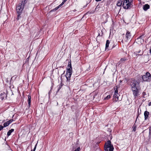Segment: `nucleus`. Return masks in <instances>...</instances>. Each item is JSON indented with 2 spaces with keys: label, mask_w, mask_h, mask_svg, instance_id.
<instances>
[{
  "label": "nucleus",
  "mask_w": 151,
  "mask_h": 151,
  "mask_svg": "<svg viewBox=\"0 0 151 151\" xmlns=\"http://www.w3.org/2000/svg\"><path fill=\"white\" fill-rule=\"evenodd\" d=\"M26 0H22L21 3L16 7L17 12L18 14H21L24 8V5L26 3Z\"/></svg>",
  "instance_id": "3"
},
{
  "label": "nucleus",
  "mask_w": 151,
  "mask_h": 151,
  "mask_svg": "<svg viewBox=\"0 0 151 151\" xmlns=\"http://www.w3.org/2000/svg\"><path fill=\"white\" fill-rule=\"evenodd\" d=\"M14 121V120L13 119H11L8 121L9 124H10L11 123H12Z\"/></svg>",
  "instance_id": "22"
},
{
  "label": "nucleus",
  "mask_w": 151,
  "mask_h": 151,
  "mask_svg": "<svg viewBox=\"0 0 151 151\" xmlns=\"http://www.w3.org/2000/svg\"><path fill=\"white\" fill-rule=\"evenodd\" d=\"M67 0H64L63 1H64V2H65L66 1H67Z\"/></svg>",
  "instance_id": "35"
},
{
  "label": "nucleus",
  "mask_w": 151,
  "mask_h": 151,
  "mask_svg": "<svg viewBox=\"0 0 151 151\" xmlns=\"http://www.w3.org/2000/svg\"><path fill=\"white\" fill-rule=\"evenodd\" d=\"M151 75L150 73L148 72H147L145 75L142 76V80L144 81H150L151 78Z\"/></svg>",
  "instance_id": "6"
},
{
  "label": "nucleus",
  "mask_w": 151,
  "mask_h": 151,
  "mask_svg": "<svg viewBox=\"0 0 151 151\" xmlns=\"http://www.w3.org/2000/svg\"><path fill=\"white\" fill-rule=\"evenodd\" d=\"M3 95H5V93H1V94H0V96H1Z\"/></svg>",
  "instance_id": "27"
},
{
  "label": "nucleus",
  "mask_w": 151,
  "mask_h": 151,
  "mask_svg": "<svg viewBox=\"0 0 151 151\" xmlns=\"http://www.w3.org/2000/svg\"><path fill=\"white\" fill-rule=\"evenodd\" d=\"M122 2V1L121 0H119L117 2L116 5L118 6H121V8Z\"/></svg>",
  "instance_id": "12"
},
{
  "label": "nucleus",
  "mask_w": 151,
  "mask_h": 151,
  "mask_svg": "<svg viewBox=\"0 0 151 151\" xmlns=\"http://www.w3.org/2000/svg\"><path fill=\"white\" fill-rule=\"evenodd\" d=\"M4 127L2 126V125H0V131H1L4 128Z\"/></svg>",
  "instance_id": "25"
},
{
  "label": "nucleus",
  "mask_w": 151,
  "mask_h": 151,
  "mask_svg": "<svg viewBox=\"0 0 151 151\" xmlns=\"http://www.w3.org/2000/svg\"><path fill=\"white\" fill-rule=\"evenodd\" d=\"M10 124L8 122V121H7L6 122L4 123L3 124L4 127H6L8 126Z\"/></svg>",
  "instance_id": "17"
},
{
  "label": "nucleus",
  "mask_w": 151,
  "mask_h": 151,
  "mask_svg": "<svg viewBox=\"0 0 151 151\" xmlns=\"http://www.w3.org/2000/svg\"><path fill=\"white\" fill-rule=\"evenodd\" d=\"M59 7H60L59 6H58L56 7V8H55V9H53L51 11V12H54V11H56V10L58 9L59 8Z\"/></svg>",
  "instance_id": "19"
},
{
  "label": "nucleus",
  "mask_w": 151,
  "mask_h": 151,
  "mask_svg": "<svg viewBox=\"0 0 151 151\" xmlns=\"http://www.w3.org/2000/svg\"><path fill=\"white\" fill-rule=\"evenodd\" d=\"M131 90L132 91L134 97L135 99L139 95V90L138 88H136L134 89H131Z\"/></svg>",
  "instance_id": "7"
},
{
  "label": "nucleus",
  "mask_w": 151,
  "mask_h": 151,
  "mask_svg": "<svg viewBox=\"0 0 151 151\" xmlns=\"http://www.w3.org/2000/svg\"><path fill=\"white\" fill-rule=\"evenodd\" d=\"M149 112L147 111H145L144 113V115L145 117V120H147L149 117Z\"/></svg>",
  "instance_id": "10"
},
{
  "label": "nucleus",
  "mask_w": 151,
  "mask_h": 151,
  "mask_svg": "<svg viewBox=\"0 0 151 151\" xmlns=\"http://www.w3.org/2000/svg\"><path fill=\"white\" fill-rule=\"evenodd\" d=\"M145 92H143V95H145Z\"/></svg>",
  "instance_id": "33"
},
{
  "label": "nucleus",
  "mask_w": 151,
  "mask_h": 151,
  "mask_svg": "<svg viewBox=\"0 0 151 151\" xmlns=\"http://www.w3.org/2000/svg\"><path fill=\"white\" fill-rule=\"evenodd\" d=\"M148 105H149V106H151V102L149 103Z\"/></svg>",
  "instance_id": "29"
},
{
  "label": "nucleus",
  "mask_w": 151,
  "mask_h": 151,
  "mask_svg": "<svg viewBox=\"0 0 151 151\" xmlns=\"http://www.w3.org/2000/svg\"><path fill=\"white\" fill-rule=\"evenodd\" d=\"M65 3V2H64V1H63V2L61 3V4H60L59 6L60 7L61 6H62Z\"/></svg>",
  "instance_id": "26"
},
{
  "label": "nucleus",
  "mask_w": 151,
  "mask_h": 151,
  "mask_svg": "<svg viewBox=\"0 0 151 151\" xmlns=\"http://www.w3.org/2000/svg\"><path fill=\"white\" fill-rule=\"evenodd\" d=\"M110 43V41L109 40H106V44L105 50L107 49L109 46V44Z\"/></svg>",
  "instance_id": "16"
},
{
  "label": "nucleus",
  "mask_w": 151,
  "mask_h": 151,
  "mask_svg": "<svg viewBox=\"0 0 151 151\" xmlns=\"http://www.w3.org/2000/svg\"><path fill=\"white\" fill-rule=\"evenodd\" d=\"M28 104L29 107H30L31 105V97L29 95L28 96Z\"/></svg>",
  "instance_id": "13"
},
{
  "label": "nucleus",
  "mask_w": 151,
  "mask_h": 151,
  "mask_svg": "<svg viewBox=\"0 0 151 151\" xmlns=\"http://www.w3.org/2000/svg\"><path fill=\"white\" fill-rule=\"evenodd\" d=\"M4 99V98L3 97H1V99L2 100H3Z\"/></svg>",
  "instance_id": "32"
},
{
  "label": "nucleus",
  "mask_w": 151,
  "mask_h": 151,
  "mask_svg": "<svg viewBox=\"0 0 151 151\" xmlns=\"http://www.w3.org/2000/svg\"><path fill=\"white\" fill-rule=\"evenodd\" d=\"M118 91L117 90V87L116 86V89L114 93L113 96L114 99H115V100L116 102L119 100V95L118 94Z\"/></svg>",
  "instance_id": "8"
},
{
  "label": "nucleus",
  "mask_w": 151,
  "mask_h": 151,
  "mask_svg": "<svg viewBox=\"0 0 151 151\" xmlns=\"http://www.w3.org/2000/svg\"><path fill=\"white\" fill-rule=\"evenodd\" d=\"M131 35L130 32L128 31H127L126 34V38L127 40L130 39L131 38Z\"/></svg>",
  "instance_id": "9"
},
{
  "label": "nucleus",
  "mask_w": 151,
  "mask_h": 151,
  "mask_svg": "<svg viewBox=\"0 0 151 151\" xmlns=\"http://www.w3.org/2000/svg\"><path fill=\"white\" fill-rule=\"evenodd\" d=\"M114 148L113 145L111 144L110 140H108L106 143L104 145V150L106 151H113Z\"/></svg>",
  "instance_id": "5"
},
{
  "label": "nucleus",
  "mask_w": 151,
  "mask_h": 151,
  "mask_svg": "<svg viewBox=\"0 0 151 151\" xmlns=\"http://www.w3.org/2000/svg\"><path fill=\"white\" fill-rule=\"evenodd\" d=\"M110 95H108L106 97L104 98V99L105 100H108L110 98Z\"/></svg>",
  "instance_id": "21"
},
{
  "label": "nucleus",
  "mask_w": 151,
  "mask_h": 151,
  "mask_svg": "<svg viewBox=\"0 0 151 151\" xmlns=\"http://www.w3.org/2000/svg\"><path fill=\"white\" fill-rule=\"evenodd\" d=\"M129 84L131 89H135L138 88V86L139 84V82L134 78H132L129 81Z\"/></svg>",
  "instance_id": "2"
},
{
  "label": "nucleus",
  "mask_w": 151,
  "mask_h": 151,
  "mask_svg": "<svg viewBox=\"0 0 151 151\" xmlns=\"http://www.w3.org/2000/svg\"><path fill=\"white\" fill-rule=\"evenodd\" d=\"M88 3H88L87 2V4H86L85 6H84V7H86V6H87V5L88 4Z\"/></svg>",
  "instance_id": "28"
},
{
  "label": "nucleus",
  "mask_w": 151,
  "mask_h": 151,
  "mask_svg": "<svg viewBox=\"0 0 151 151\" xmlns=\"http://www.w3.org/2000/svg\"><path fill=\"white\" fill-rule=\"evenodd\" d=\"M37 146V144L35 145L34 149L33 150H32L31 151H35V149H36Z\"/></svg>",
  "instance_id": "24"
},
{
  "label": "nucleus",
  "mask_w": 151,
  "mask_h": 151,
  "mask_svg": "<svg viewBox=\"0 0 151 151\" xmlns=\"http://www.w3.org/2000/svg\"><path fill=\"white\" fill-rule=\"evenodd\" d=\"M14 77V76H13L12 78H11V80Z\"/></svg>",
  "instance_id": "37"
},
{
  "label": "nucleus",
  "mask_w": 151,
  "mask_h": 151,
  "mask_svg": "<svg viewBox=\"0 0 151 151\" xmlns=\"http://www.w3.org/2000/svg\"><path fill=\"white\" fill-rule=\"evenodd\" d=\"M67 71L65 76L66 78L67 82H69L70 79V77L72 74V68L71 66V62H69L67 67Z\"/></svg>",
  "instance_id": "1"
},
{
  "label": "nucleus",
  "mask_w": 151,
  "mask_h": 151,
  "mask_svg": "<svg viewBox=\"0 0 151 151\" xmlns=\"http://www.w3.org/2000/svg\"><path fill=\"white\" fill-rule=\"evenodd\" d=\"M122 80H121L119 82L121 83L122 82Z\"/></svg>",
  "instance_id": "34"
},
{
  "label": "nucleus",
  "mask_w": 151,
  "mask_h": 151,
  "mask_svg": "<svg viewBox=\"0 0 151 151\" xmlns=\"http://www.w3.org/2000/svg\"><path fill=\"white\" fill-rule=\"evenodd\" d=\"M132 4V0H124L122 4V6L124 9H130Z\"/></svg>",
  "instance_id": "4"
},
{
  "label": "nucleus",
  "mask_w": 151,
  "mask_h": 151,
  "mask_svg": "<svg viewBox=\"0 0 151 151\" xmlns=\"http://www.w3.org/2000/svg\"><path fill=\"white\" fill-rule=\"evenodd\" d=\"M127 60V59L125 58H121L120 60L121 62H124Z\"/></svg>",
  "instance_id": "20"
},
{
  "label": "nucleus",
  "mask_w": 151,
  "mask_h": 151,
  "mask_svg": "<svg viewBox=\"0 0 151 151\" xmlns=\"http://www.w3.org/2000/svg\"><path fill=\"white\" fill-rule=\"evenodd\" d=\"M21 14H18V15H17V20H19L20 18L21 17L20 16V15H21Z\"/></svg>",
  "instance_id": "23"
},
{
  "label": "nucleus",
  "mask_w": 151,
  "mask_h": 151,
  "mask_svg": "<svg viewBox=\"0 0 151 151\" xmlns=\"http://www.w3.org/2000/svg\"><path fill=\"white\" fill-rule=\"evenodd\" d=\"M74 151H78V150H76Z\"/></svg>",
  "instance_id": "36"
},
{
  "label": "nucleus",
  "mask_w": 151,
  "mask_h": 151,
  "mask_svg": "<svg viewBox=\"0 0 151 151\" xmlns=\"http://www.w3.org/2000/svg\"><path fill=\"white\" fill-rule=\"evenodd\" d=\"M136 125L134 124L132 127V128L133 129L132 131L135 132L136 130Z\"/></svg>",
  "instance_id": "18"
},
{
  "label": "nucleus",
  "mask_w": 151,
  "mask_h": 151,
  "mask_svg": "<svg viewBox=\"0 0 151 151\" xmlns=\"http://www.w3.org/2000/svg\"><path fill=\"white\" fill-rule=\"evenodd\" d=\"M149 51L150 53L151 54V47H150Z\"/></svg>",
  "instance_id": "30"
},
{
  "label": "nucleus",
  "mask_w": 151,
  "mask_h": 151,
  "mask_svg": "<svg viewBox=\"0 0 151 151\" xmlns=\"http://www.w3.org/2000/svg\"><path fill=\"white\" fill-rule=\"evenodd\" d=\"M63 85V84H62V83H61L60 84V85L58 86H57L58 90L57 91V92H58L59 91L60 89L62 88Z\"/></svg>",
  "instance_id": "15"
},
{
  "label": "nucleus",
  "mask_w": 151,
  "mask_h": 151,
  "mask_svg": "<svg viewBox=\"0 0 151 151\" xmlns=\"http://www.w3.org/2000/svg\"><path fill=\"white\" fill-rule=\"evenodd\" d=\"M14 129H11L9 130L8 132H7V135L8 136H10L11 134V133L14 132Z\"/></svg>",
  "instance_id": "14"
},
{
  "label": "nucleus",
  "mask_w": 151,
  "mask_h": 151,
  "mask_svg": "<svg viewBox=\"0 0 151 151\" xmlns=\"http://www.w3.org/2000/svg\"><path fill=\"white\" fill-rule=\"evenodd\" d=\"M150 6L148 4H145L143 6V9L145 11H146L148 9L150 8Z\"/></svg>",
  "instance_id": "11"
},
{
  "label": "nucleus",
  "mask_w": 151,
  "mask_h": 151,
  "mask_svg": "<svg viewBox=\"0 0 151 151\" xmlns=\"http://www.w3.org/2000/svg\"><path fill=\"white\" fill-rule=\"evenodd\" d=\"M139 52H140V51H138V52H137V53H139Z\"/></svg>",
  "instance_id": "38"
},
{
  "label": "nucleus",
  "mask_w": 151,
  "mask_h": 151,
  "mask_svg": "<svg viewBox=\"0 0 151 151\" xmlns=\"http://www.w3.org/2000/svg\"><path fill=\"white\" fill-rule=\"evenodd\" d=\"M101 0H95V1H97V2H98V1H101Z\"/></svg>",
  "instance_id": "31"
}]
</instances>
